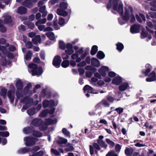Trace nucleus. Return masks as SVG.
Returning a JSON list of instances; mask_svg holds the SVG:
<instances>
[{
    "mask_svg": "<svg viewBox=\"0 0 156 156\" xmlns=\"http://www.w3.org/2000/svg\"><path fill=\"white\" fill-rule=\"evenodd\" d=\"M133 9L131 7L126 6L124 8V15H122V19L126 21H128L130 18V22H134L135 21V18L133 14Z\"/></svg>",
    "mask_w": 156,
    "mask_h": 156,
    "instance_id": "1",
    "label": "nucleus"
},
{
    "mask_svg": "<svg viewBox=\"0 0 156 156\" xmlns=\"http://www.w3.org/2000/svg\"><path fill=\"white\" fill-rule=\"evenodd\" d=\"M28 70L32 75H37L39 76L43 73L42 68L41 67H37L36 64L33 63L29 64L28 66Z\"/></svg>",
    "mask_w": 156,
    "mask_h": 156,
    "instance_id": "2",
    "label": "nucleus"
},
{
    "mask_svg": "<svg viewBox=\"0 0 156 156\" xmlns=\"http://www.w3.org/2000/svg\"><path fill=\"white\" fill-rule=\"evenodd\" d=\"M113 9L117 11L122 16L124 15L123 12V5L119 0H113Z\"/></svg>",
    "mask_w": 156,
    "mask_h": 156,
    "instance_id": "3",
    "label": "nucleus"
},
{
    "mask_svg": "<svg viewBox=\"0 0 156 156\" xmlns=\"http://www.w3.org/2000/svg\"><path fill=\"white\" fill-rule=\"evenodd\" d=\"M16 95L18 99H20L23 96L22 92V90L23 89V86L22 82L20 80H18L16 83Z\"/></svg>",
    "mask_w": 156,
    "mask_h": 156,
    "instance_id": "4",
    "label": "nucleus"
},
{
    "mask_svg": "<svg viewBox=\"0 0 156 156\" xmlns=\"http://www.w3.org/2000/svg\"><path fill=\"white\" fill-rule=\"evenodd\" d=\"M43 122L41 119H34L32 122L33 125L36 126H39V129L41 131H44L47 128L46 126L45 125L44 126H42Z\"/></svg>",
    "mask_w": 156,
    "mask_h": 156,
    "instance_id": "5",
    "label": "nucleus"
},
{
    "mask_svg": "<svg viewBox=\"0 0 156 156\" xmlns=\"http://www.w3.org/2000/svg\"><path fill=\"white\" fill-rule=\"evenodd\" d=\"M24 141L26 146H31L35 144L37 141L36 139L30 137H25Z\"/></svg>",
    "mask_w": 156,
    "mask_h": 156,
    "instance_id": "6",
    "label": "nucleus"
},
{
    "mask_svg": "<svg viewBox=\"0 0 156 156\" xmlns=\"http://www.w3.org/2000/svg\"><path fill=\"white\" fill-rule=\"evenodd\" d=\"M10 90L7 93V96L10 99L11 103H12L14 101V93L15 88L12 85H10Z\"/></svg>",
    "mask_w": 156,
    "mask_h": 156,
    "instance_id": "7",
    "label": "nucleus"
},
{
    "mask_svg": "<svg viewBox=\"0 0 156 156\" xmlns=\"http://www.w3.org/2000/svg\"><path fill=\"white\" fill-rule=\"evenodd\" d=\"M43 106L44 108H46L48 107H51L56 106L57 105V102H55L52 100L48 101L44 100L43 102Z\"/></svg>",
    "mask_w": 156,
    "mask_h": 156,
    "instance_id": "8",
    "label": "nucleus"
},
{
    "mask_svg": "<svg viewBox=\"0 0 156 156\" xmlns=\"http://www.w3.org/2000/svg\"><path fill=\"white\" fill-rule=\"evenodd\" d=\"M62 60L59 56H56L54 58L53 61V65L56 68L60 66V64Z\"/></svg>",
    "mask_w": 156,
    "mask_h": 156,
    "instance_id": "9",
    "label": "nucleus"
},
{
    "mask_svg": "<svg viewBox=\"0 0 156 156\" xmlns=\"http://www.w3.org/2000/svg\"><path fill=\"white\" fill-rule=\"evenodd\" d=\"M140 25L138 24H134L131 27L130 29L131 32L132 34H135L139 32Z\"/></svg>",
    "mask_w": 156,
    "mask_h": 156,
    "instance_id": "10",
    "label": "nucleus"
},
{
    "mask_svg": "<svg viewBox=\"0 0 156 156\" xmlns=\"http://www.w3.org/2000/svg\"><path fill=\"white\" fill-rule=\"evenodd\" d=\"M129 86L128 83L124 82L122 83L119 87V89L120 91H124L129 88Z\"/></svg>",
    "mask_w": 156,
    "mask_h": 156,
    "instance_id": "11",
    "label": "nucleus"
},
{
    "mask_svg": "<svg viewBox=\"0 0 156 156\" xmlns=\"http://www.w3.org/2000/svg\"><path fill=\"white\" fill-rule=\"evenodd\" d=\"M156 80V76L155 73L154 71L152 72L149 76V77L146 79L147 82H151L154 81Z\"/></svg>",
    "mask_w": 156,
    "mask_h": 156,
    "instance_id": "12",
    "label": "nucleus"
},
{
    "mask_svg": "<svg viewBox=\"0 0 156 156\" xmlns=\"http://www.w3.org/2000/svg\"><path fill=\"white\" fill-rule=\"evenodd\" d=\"M4 22L5 23H8L11 22L12 19L11 16L7 13H5L3 16Z\"/></svg>",
    "mask_w": 156,
    "mask_h": 156,
    "instance_id": "13",
    "label": "nucleus"
},
{
    "mask_svg": "<svg viewBox=\"0 0 156 156\" xmlns=\"http://www.w3.org/2000/svg\"><path fill=\"white\" fill-rule=\"evenodd\" d=\"M83 90L84 92L86 93L87 92L90 93L98 94V93L93 92V88L88 85H87L83 87Z\"/></svg>",
    "mask_w": 156,
    "mask_h": 156,
    "instance_id": "14",
    "label": "nucleus"
},
{
    "mask_svg": "<svg viewBox=\"0 0 156 156\" xmlns=\"http://www.w3.org/2000/svg\"><path fill=\"white\" fill-rule=\"evenodd\" d=\"M108 70V67L103 66L98 70V72L102 76H105L106 74V73Z\"/></svg>",
    "mask_w": 156,
    "mask_h": 156,
    "instance_id": "15",
    "label": "nucleus"
},
{
    "mask_svg": "<svg viewBox=\"0 0 156 156\" xmlns=\"http://www.w3.org/2000/svg\"><path fill=\"white\" fill-rule=\"evenodd\" d=\"M122 79L120 76H116L113 79L112 83L113 84L118 85L122 82Z\"/></svg>",
    "mask_w": 156,
    "mask_h": 156,
    "instance_id": "16",
    "label": "nucleus"
},
{
    "mask_svg": "<svg viewBox=\"0 0 156 156\" xmlns=\"http://www.w3.org/2000/svg\"><path fill=\"white\" fill-rule=\"evenodd\" d=\"M56 13L58 15L64 16H65L68 15L67 13L65 11L64 9H58L57 10Z\"/></svg>",
    "mask_w": 156,
    "mask_h": 156,
    "instance_id": "17",
    "label": "nucleus"
},
{
    "mask_svg": "<svg viewBox=\"0 0 156 156\" xmlns=\"http://www.w3.org/2000/svg\"><path fill=\"white\" fill-rule=\"evenodd\" d=\"M136 17L137 21L140 23H141L142 22L141 19H142L144 21H145L146 20L144 16L142 14L140 13L139 14V15L137 14H136Z\"/></svg>",
    "mask_w": 156,
    "mask_h": 156,
    "instance_id": "18",
    "label": "nucleus"
},
{
    "mask_svg": "<svg viewBox=\"0 0 156 156\" xmlns=\"http://www.w3.org/2000/svg\"><path fill=\"white\" fill-rule=\"evenodd\" d=\"M146 67L147 68V69L145 70V71H142V73L144 74L145 76H147L150 72L152 68V67L150 64H147L146 65Z\"/></svg>",
    "mask_w": 156,
    "mask_h": 156,
    "instance_id": "19",
    "label": "nucleus"
},
{
    "mask_svg": "<svg viewBox=\"0 0 156 156\" xmlns=\"http://www.w3.org/2000/svg\"><path fill=\"white\" fill-rule=\"evenodd\" d=\"M27 12V9L23 6L19 7L17 11V12L20 14H25Z\"/></svg>",
    "mask_w": 156,
    "mask_h": 156,
    "instance_id": "20",
    "label": "nucleus"
},
{
    "mask_svg": "<svg viewBox=\"0 0 156 156\" xmlns=\"http://www.w3.org/2000/svg\"><path fill=\"white\" fill-rule=\"evenodd\" d=\"M23 5L27 8H31L33 5L30 0H25L23 2Z\"/></svg>",
    "mask_w": 156,
    "mask_h": 156,
    "instance_id": "21",
    "label": "nucleus"
},
{
    "mask_svg": "<svg viewBox=\"0 0 156 156\" xmlns=\"http://www.w3.org/2000/svg\"><path fill=\"white\" fill-rule=\"evenodd\" d=\"M21 102H23L26 105H30L32 101V100L29 98L28 97H26L23 100H21Z\"/></svg>",
    "mask_w": 156,
    "mask_h": 156,
    "instance_id": "22",
    "label": "nucleus"
},
{
    "mask_svg": "<svg viewBox=\"0 0 156 156\" xmlns=\"http://www.w3.org/2000/svg\"><path fill=\"white\" fill-rule=\"evenodd\" d=\"M91 63L92 65L98 67L100 66L99 61L95 58H92L91 60Z\"/></svg>",
    "mask_w": 156,
    "mask_h": 156,
    "instance_id": "23",
    "label": "nucleus"
},
{
    "mask_svg": "<svg viewBox=\"0 0 156 156\" xmlns=\"http://www.w3.org/2000/svg\"><path fill=\"white\" fill-rule=\"evenodd\" d=\"M31 151L30 148L27 147L22 148L18 151V153L19 154H23Z\"/></svg>",
    "mask_w": 156,
    "mask_h": 156,
    "instance_id": "24",
    "label": "nucleus"
},
{
    "mask_svg": "<svg viewBox=\"0 0 156 156\" xmlns=\"http://www.w3.org/2000/svg\"><path fill=\"white\" fill-rule=\"evenodd\" d=\"M57 122V120L55 119H46V122L48 125L56 124Z\"/></svg>",
    "mask_w": 156,
    "mask_h": 156,
    "instance_id": "25",
    "label": "nucleus"
},
{
    "mask_svg": "<svg viewBox=\"0 0 156 156\" xmlns=\"http://www.w3.org/2000/svg\"><path fill=\"white\" fill-rule=\"evenodd\" d=\"M39 11L42 13V17H45L47 14V12L46 10L45 6L44 5L41 7L39 9Z\"/></svg>",
    "mask_w": 156,
    "mask_h": 156,
    "instance_id": "26",
    "label": "nucleus"
},
{
    "mask_svg": "<svg viewBox=\"0 0 156 156\" xmlns=\"http://www.w3.org/2000/svg\"><path fill=\"white\" fill-rule=\"evenodd\" d=\"M41 38L40 35H38L32 39V41L35 44H37L38 43H40Z\"/></svg>",
    "mask_w": 156,
    "mask_h": 156,
    "instance_id": "27",
    "label": "nucleus"
},
{
    "mask_svg": "<svg viewBox=\"0 0 156 156\" xmlns=\"http://www.w3.org/2000/svg\"><path fill=\"white\" fill-rule=\"evenodd\" d=\"M32 53L30 51H27L24 57V59L27 61L30 60L32 58Z\"/></svg>",
    "mask_w": 156,
    "mask_h": 156,
    "instance_id": "28",
    "label": "nucleus"
},
{
    "mask_svg": "<svg viewBox=\"0 0 156 156\" xmlns=\"http://www.w3.org/2000/svg\"><path fill=\"white\" fill-rule=\"evenodd\" d=\"M133 152V150L132 148L126 147L125 150V154L126 156L131 155Z\"/></svg>",
    "mask_w": 156,
    "mask_h": 156,
    "instance_id": "29",
    "label": "nucleus"
},
{
    "mask_svg": "<svg viewBox=\"0 0 156 156\" xmlns=\"http://www.w3.org/2000/svg\"><path fill=\"white\" fill-rule=\"evenodd\" d=\"M46 35L51 40H54L55 39L54 34L52 32H49L46 33Z\"/></svg>",
    "mask_w": 156,
    "mask_h": 156,
    "instance_id": "30",
    "label": "nucleus"
},
{
    "mask_svg": "<svg viewBox=\"0 0 156 156\" xmlns=\"http://www.w3.org/2000/svg\"><path fill=\"white\" fill-rule=\"evenodd\" d=\"M97 142L101 147H104L105 149L107 148V145L103 140L98 139L97 140Z\"/></svg>",
    "mask_w": 156,
    "mask_h": 156,
    "instance_id": "31",
    "label": "nucleus"
},
{
    "mask_svg": "<svg viewBox=\"0 0 156 156\" xmlns=\"http://www.w3.org/2000/svg\"><path fill=\"white\" fill-rule=\"evenodd\" d=\"M67 141L66 139L63 137H60L58 140L57 141V143L59 144H66Z\"/></svg>",
    "mask_w": 156,
    "mask_h": 156,
    "instance_id": "32",
    "label": "nucleus"
},
{
    "mask_svg": "<svg viewBox=\"0 0 156 156\" xmlns=\"http://www.w3.org/2000/svg\"><path fill=\"white\" fill-rule=\"evenodd\" d=\"M98 51V47L96 45H94L92 46L90 52L91 54L92 55H94Z\"/></svg>",
    "mask_w": 156,
    "mask_h": 156,
    "instance_id": "33",
    "label": "nucleus"
},
{
    "mask_svg": "<svg viewBox=\"0 0 156 156\" xmlns=\"http://www.w3.org/2000/svg\"><path fill=\"white\" fill-rule=\"evenodd\" d=\"M116 45L117 46L116 48L120 52L124 48V46L123 44L120 42H119L118 43L116 44Z\"/></svg>",
    "mask_w": 156,
    "mask_h": 156,
    "instance_id": "34",
    "label": "nucleus"
},
{
    "mask_svg": "<svg viewBox=\"0 0 156 156\" xmlns=\"http://www.w3.org/2000/svg\"><path fill=\"white\" fill-rule=\"evenodd\" d=\"M97 55V58L99 59H102L105 56L104 54L101 51H99L98 52Z\"/></svg>",
    "mask_w": 156,
    "mask_h": 156,
    "instance_id": "35",
    "label": "nucleus"
},
{
    "mask_svg": "<svg viewBox=\"0 0 156 156\" xmlns=\"http://www.w3.org/2000/svg\"><path fill=\"white\" fill-rule=\"evenodd\" d=\"M35 108H33L28 109L27 111V113L29 115H32L35 113Z\"/></svg>",
    "mask_w": 156,
    "mask_h": 156,
    "instance_id": "36",
    "label": "nucleus"
},
{
    "mask_svg": "<svg viewBox=\"0 0 156 156\" xmlns=\"http://www.w3.org/2000/svg\"><path fill=\"white\" fill-rule=\"evenodd\" d=\"M69 61L66 60L63 61L61 64L62 66L64 68H66L69 65Z\"/></svg>",
    "mask_w": 156,
    "mask_h": 156,
    "instance_id": "37",
    "label": "nucleus"
},
{
    "mask_svg": "<svg viewBox=\"0 0 156 156\" xmlns=\"http://www.w3.org/2000/svg\"><path fill=\"white\" fill-rule=\"evenodd\" d=\"M62 133L66 136L70 137V133L69 131L65 128H63L62 129Z\"/></svg>",
    "mask_w": 156,
    "mask_h": 156,
    "instance_id": "38",
    "label": "nucleus"
},
{
    "mask_svg": "<svg viewBox=\"0 0 156 156\" xmlns=\"http://www.w3.org/2000/svg\"><path fill=\"white\" fill-rule=\"evenodd\" d=\"M156 1L151 2L150 4L151 6L153 7L151 8V9L152 11H156Z\"/></svg>",
    "mask_w": 156,
    "mask_h": 156,
    "instance_id": "39",
    "label": "nucleus"
},
{
    "mask_svg": "<svg viewBox=\"0 0 156 156\" xmlns=\"http://www.w3.org/2000/svg\"><path fill=\"white\" fill-rule=\"evenodd\" d=\"M48 112H49V110L47 109L43 110L40 114L39 116L40 117H44L47 115Z\"/></svg>",
    "mask_w": 156,
    "mask_h": 156,
    "instance_id": "40",
    "label": "nucleus"
},
{
    "mask_svg": "<svg viewBox=\"0 0 156 156\" xmlns=\"http://www.w3.org/2000/svg\"><path fill=\"white\" fill-rule=\"evenodd\" d=\"M46 22V19L45 18L39 19L35 23L36 25H38V24H42L45 23Z\"/></svg>",
    "mask_w": 156,
    "mask_h": 156,
    "instance_id": "41",
    "label": "nucleus"
},
{
    "mask_svg": "<svg viewBox=\"0 0 156 156\" xmlns=\"http://www.w3.org/2000/svg\"><path fill=\"white\" fill-rule=\"evenodd\" d=\"M101 103L102 105L106 107H109L110 105L109 103L105 99H103Z\"/></svg>",
    "mask_w": 156,
    "mask_h": 156,
    "instance_id": "42",
    "label": "nucleus"
},
{
    "mask_svg": "<svg viewBox=\"0 0 156 156\" xmlns=\"http://www.w3.org/2000/svg\"><path fill=\"white\" fill-rule=\"evenodd\" d=\"M7 91V90L5 88L2 89L1 90V95L4 98H5L6 97Z\"/></svg>",
    "mask_w": 156,
    "mask_h": 156,
    "instance_id": "43",
    "label": "nucleus"
},
{
    "mask_svg": "<svg viewBox=\"0 0 156 156\" xmlns=\"http://www.w3.org/2000/svg\"><path fill=\"white\" fill-rule=\"evenodd\" d=\"M68 5L67 3L65 2H62L60 5V7L63 9H66L67 8Z\"/></svg>",
    "mask_w": 156,
    "mask_h": 156,
    "instance_id": "44",
    "label": "nucleus"
},
{
    "mask_svg": "<svg viewBox=\"0 0 156 156\" xmlns=\"http://www.w3.org/2000/svg\"><path fill=\"white\" fill-rule=\"evenodd\" d=\"M106 142L110 145L112 147H113L115 145V143L109 139L107 138L105 140Z\"/></svg>",
    "mask_w": 156,
    "mask_h": 156,
    "instance_id": "45",
    "label": "nucleus"
},
{
    "mask_svg": "<svg viewBox=\"0 0 156 156\" xmlns=\"http://www.w3.org/2000/svg\"><path fill=\"white\" fill-rule=\"evenodd\" d=\"M33 134L34 136L38 137H40L42 136V134L41 132L37 131H34Z\"/></svg>",
    "mask_w": 156,
    "mask_h": 156,
    "instance_id": "46",
    "label": "nucleus"
},
{
    "mask_svg": "<svg viewBox=\"0 0 156 156\" xmlns=\"http://www.w3.org/2000/svg\"><path fill=\"white\" fill-rule=\"evenodd\" d=\"M9 135V133L8 132H0V136H4L7 137Z\"/></svg>",
    "mask_w": 156,
    "mask_h": 156,
    "instance_id": "47",
    "label": "nucleus"
},
{
    "mask_svg": "<svg viewBox=\"0 0 156 156\" xmlns=\"http://www.w3.org/2000/svg\"><path fill=\"white\" fill-rule=\"evenodd\" d=\"M2 59L0 61L1 64L3 66L5 65L7 63V61L5 58L4 57H2Z\"/></svg>",
    "mask_w": 156,
    "mask_h": 156,
    "instance_id": "48",
    "label": "nucleus"
},
{
    "mask_svg": "<svg viewBox=\"0 0 156 156\" xmlns=\"http://www.w3.org/2000/svg\"><path fill=\"white\" fill-rule=\"evenodd\" d=\"M59 48L62 49H64L65 46L64 42L62 41H60L59 43Z\"/></svg>",
    "mask_w": 156,
    "mask_h": 156,
    "instance_id": "49",
    "label": "nucleus"
},
{
    "mask_svg": "<svg viewBox=\"0 0 156 156\" xmlns=\"http://www.w3.org/2000/svg\"><path fill=\"white\" fill-rule=\"evenodd\" d=\"M38 27V29L41 31H42L45 29V26L44 25L38 24V25H36Z\"/></svg>",
    "mask_w": 156,
    "mask_h": 156,
    "instance_id": "50",
    "label": "nucleus"
},
{
    "mask_svg": "<svg viewBox=\"0 0 156 156\" xmlns=\"http://www.w3.org/2000/svg\"><path fill=\"white\" fill-rule=\"evenodd\" d=\"M31 128L30 127L25 128L23 129V133L25 134H27L31 132Z\"/></svg>",
    "mask_w": 156,
    "mask_h": 156,
    "instance_id": "51",
    "label": "nucleus"
},
{
    "mask_svg": "<svg viewBox=\"0 0 156 156\" xmlns=\"http://www.w3.org/2000/svg\"><path fill=\"white\" fill-rule=\"evenodd\" d=\"M106 98L108 101L111 103H112L115 100V98L110 96H107Z\"/></svg>",
    "mask_w": 156,
    "mask_h": 156,
    "instance_id": "52",
    "label": "nucleus"
},
{
    "mask_svg": "<svg viewBox=\"0 0 156 156\" xmlns=\"http://www.w3.org/2000/svg\"><path fill=\"white\" fill-rule=\"evenodd\" d=\"M115 110L120 115L123 112V109L122 108L119 107L116 108Z\"/></svg>",
    "mask_w": 156,
    "mask_h": 156,
    "instance_id": "53",
    "label": "nucleus"
},
{
    "mask_svg": "<svg viewBox=\"0 0 156 156\" xmlns=\"http://www.w3.org/2000/svg\"><path fill=\"white\" fill-rule=\"evenodd\" d=\"M74 149V148L72 145H70L68 147L65 149V150L66 152L72 151Z\"/></svg>",
    "mask_w": 156,
    "mask_h": 156,
    "instance_id": "54",
    "label": "nucleus"
},
{
    "mask_svg": "<svg viewBox=\"0 0 156 156\" xmlns=\"http://www.w3.org/2000/svg\"><path fill=\"white\" fill-rule=\"evenodd\" d=\"M51 152L56 155H59L60 154V153L57 150L53 148H52L51 150Z\"/></svg>",
    "mask_w": 156,
    "mask_h": 156,
    "instance_id": "55",
    "label": "nucleus"
},
{
    "mask_svg": "<svg viewBox=\"0 0 156 156\" xmlns=\"http://www.w3.org/2000/svg\"><path fill=\"white\" fill-rule=\"evenodd\" d=\"M58 23L59 25L62 26L64 25L65 23L64 19L62 18H59Z\"/></svg>",
    "mask_w": 156,
    "mask_h": 156,
    "instance_id": "56",
    "label": "nucleus"
},
{
    "mask_svg": "<svg viewBox=\"0 0 156 156\" xmlns=\"http://www.w3.org/2000/svg\"><path fill=\"white\" fill-rule=\"evenodd\" d=\"M106 156H117V155L114 151H112L107 154Z\"/></svg>",
    "mask_w": 156,
    "mask_h": 156,
    "instance_id": "57",
    "label": "nucleus"
},
{
    "mask_svg": "<svg viewBox=\"0 0 156 156\" xmlns=\"http://www.w3.org/2000/svg\"><path fill=\"white\" fill-rule=\"evenodd\" d=\"M43 154V152L42 151H40L33 154V156H41Z\"/></svg>",
    "mask_w": 156,
    "mask_h": 156,
    "instance_id": "58",
    "label": "nucleus"
},
{
    "mask_svg": "<svg viewBox=\"0 0 156 156\" xmlns=\"http://www.w3.org/2000/svg\"><path fill=\"white\" fill-rule=\"evenodd\" d=\"M65 52L68 55H70L73 53L74 51L73 49H67Z\"/></svg>",
    "mask_w": 156,
    "mask_h": 156,
    "instance_id": "59",
    "label": "nucleus"
},
{
    "mask_svg": "<svg viewBox=\"0 0 156 156\" xmlns=\"http://www.w3.org/2000/svg\"><path fill=\"white\" fill-rule=\"evenodd\" d=\"M6 30V29L5 27L2 25H0V31L2 32H5Z\"/></svg>",
    "mask_w": 156,
    "mask_h": 156,
    "instance_id": "60",
    "label": "nucleus"
},
{
    "mask_svg": "<svg viewBox=\"0 0 156 156\" xmlns=\"http://www.w3.org/2000/svg\"><path fill=\"white\" fill-rule=\"evenodd\" d=\"M148 14L152 18H156V12H149Z\"/></svg>",
    "mask_w": 156,
    "mask_h": 156,
    "instance_id": "61",
    "label": "nucleus"
},
{
    "mask_svg": "<svg viewBox=\"0 0 156 156\" xmlns=\"http://www.w3.org/2000/svg\"><path fill=\"white\" fill-rule=\"evenodd\" d=\"M93 146L97 150H100V147L98 144L96 143H94L93 144Z\"/></svg>",
    "mask_w": 156,
    "mask_h": 156,
    "instance_id": "62",
    "label": "nucleus"
},
{
    "mask_svg": "<svg viewBox=\"0 0 156 156\" xmlns=\"http://www.w3.org/2000/svg\"><path fill=\"white\" fill-rule=\"evenodd\" d=\"M0 50L3 53H5L6 51V48L5 46H0Z\"/></svg>",
    "mask_w": 156,
    "mask_h": 156,
    "instance_id": "63",
    "label": "nucleus"
},
{
    "mask_svg": "<svg viewBox=\"0 0 156 156\" xmlns=\"http://www.w3.org/2000/svg\"><path fill=\"white\" fill-rule=\"evenodd\" d=\"M108 75L110 77H113L115 76L116 74L113 72H109L108 73Z\"/></svg>",
    "mask_w": 156,
    "mask_h": 156,
    "instance_id": "64",
    "label": "nucleus"
}]
</instances>
